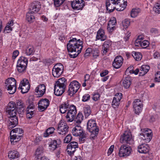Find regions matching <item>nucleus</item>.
Wrapping results in <instances>:
<instances>
[{"label": "nucleus", "mask_w": 160, "mask_h": 160, "mask_svg": "<svg viewBox=\"0 0 160 160\" xmlns=\"http://www.w3.org/2000/svg\"><path fill=\"white\" fill-rule=\"evenodd\" d=\"M46 91V87L44 84H42L39 85L35 89V92L39 97L42 96Z\"/></svg>", "instance_id": "27"}, {"label": "nucleus", "mask_w": 160, "mask_h": 160, "mask_svg": "<svg viewBox=\"0 0 160 160\" xmlns=\"http://www.w3.org/2000/svg\"><path fill=\"white\" fill-rule=\"evenodd\" d=\"M120 142L121 143L127 145H132L134 143L133 139L130 130L128 129L125 131L121 135Z\"/></svg>", "instance_id": "6"}, {"label": "nucleus", "mask_w": 160, "mask_h": 160, "mask_svg": "<svg viewBox=\"0 0 160 160\" xmlns=\"http://www.w3.org/2000/svg\"><path fill=\"white\" fill-rule=\"evenodd\" d=\"M55 130L53 127H51L47 129L43 133V136L45 138L48 137L50 135L53 134Z\"/></svg>", "instance_id": "36"}, {"label": "nucleus", "mask_w": 160, "mask_h": 160, "mask_svg": "<svg viewBox=\"0 0 160 160\" xmlns=\"http://www.w3.org/2000/svg\"><path fill=\"white\" fill-rule=\"evenodd\" d=\"M133 108L135 113L139 114L141 112L143 104L142 101L140 99H135L133 103Z\"/></svg>", "instance_id": "15"}, {"label": "nucleus", "mask_w": 160, "mask_h": 160, "mask_svg": "<svg viewBox=\"0 0 160 160\" xmlns=\"http://www.w3.org/2000/svg\"><path fill=\"white\" fill-rule=\"evenodd\" d=\"M64 69L63 65L61 63H58L54 66L52 70V74L55 77L58 78L62 74Z\"/></svg>", "instance_id": "12"}, {"label": "nucleus", "mask_w": 160, "mask_h": 160, "mask_svg": "<svg viewBox=\"0 0 160 160\" xmlns=\"http://www.w3.org/2000/svg\"><path fill=\"white\" fill-rule=\"evenodd\" d=\"M149 147L147 144L143 143L139 145L138 147V151L142 153H146L148 152Z\"/></svg>", "instance_id": "30"}, {"label": "nucleus", "mask_w": 160, "mask_h": 160, "mask_svg": "<svg viewBox=\"0 0 160 160\" xmlns=\"http://www.w3.org/2000/svg\"><path fill=\"white\" fill-rule=\"evenodd\" d=\"M150 68L149 66L146 65H143L140 68V73L139 76H143L146 74Z\"/></svg>", "instance_id": "32"}, {"label": "nucleus", "mask_w": 160, "mask_h": 160, "mask_svg": "<svg viewBox=\"0 0 160 160\" xmlns=\"http://www.w3.org/2000/svg\"><path fill=\"white\" fill-rule=\"evenodd\" d=\"M5 88L10 94H13L16 90V81L13 78H8L5 82Z\"/></svg>", "instance_id": "7"}, {"label": "nucleus", "mask_w": 160, "mask_h": 160, "mask_svg": "<svg viewBox=\"0 0 160 160\" xmlns=\"http://www.w3.org/2000/svg\"><path fill=\"white\" fill-rule=\"evenodd\" d=\"M83 2V0H73L71 1V5L74 10H81L84 6Z\"/></svg>", "instance_id": "18"}, {"label": "nucleus", "mask_w": 160, "mask_h": 160, "mask_svg": "<svg viewBox=\"0 0 160 160\" xmlns=\"http://www.w3.org/2000/svg\"><path fill=\"white\" fill-rule=\"evenodd\" d=\"M50 104L49 100L47 98L42 99L38 102L39 110L42 112L47 109Z\"/></svg>", "instance_id": "16"}, {"label": "nucleus", "mask_w": 160, "mask_h": 160, "mask_svg": "<svg viewBox=\"0 0 160 160\" xmlns=\"http://www.w3.org/2000/svg\"><path fill=\"white\" fill-rule=\"evenodd\" d=\"M65 0H54V4L56 7H59L62 4Z\"/></svg>", "instance_id": "51"}, {"label": "nucleus", "mask_w": 160, "mask_h": 160, "mask_svg": "<svg viewBox=\"0 0 160 160\" xmlns=\"http://www.w3.org/2000/svg\"><path fill=\"white\" fill-rule=\"evenodd\" d=\"M122 97V93L119 92L116 94L112 102V105L113 108H115L119 106Z\"/></svg>", "instance_id": "22"}, {"label": "nucleus", "mask_w": 160, "mask_h": 160, "mask_svg": "<svg viewBox=\"0 0 160 160\" xmlns=\"http://www.w3.org/2000/svg\"><path fill=\"white\" fill-rule=\"evenodd\" d=\"M140 135L143 136V137H142V138L145 142H148L152 138V133L151 129L145 128L143 129V133L140 134Z\"/></svg>", "instance_id": "14"}, {"label": "nucleus", "mask_w": 160, "mask_h": 160, "mask_svg": "<svg viewBox=\"0 0 160 160\" xmlns=\"http://www.w3.org/2000/svg\"><path fill=\"white\" fill-rule=\"evenodd\" d=\"M17 107L15 103L14 102H11L8 104L7 112L9 115V128L14 127L18 122V117L17 115Z\"/></svg>", "instance_id": "2"}, {"label": "nucleus", "mask_w": 160, "mask_h": 160, "mask_svg": "<svg viewBox=\"0 0 160 160\" xmlns=\"http://www.w3.org/2000/svg\"><path fill=\"white\" fill-rule=\"evenodd\" d=\"M100 95L98 92H95L92 94V99L95 101H97L100 99Z\"/></svg>", "instance_id": "47"}, {"label": "nucleus", "mask_w": 160, "mask_h": 160, "mask_svg": "<svg viewBox=\"0 0 160 160\" xmlns=\"http://www.w3.org/2000/svg\"><path fill=\"white\" fill-rule=\"evenodd\" d=\"M155 80L156 82H160V71L157 72L155 74Z\"/></svg>", "instance_id": "56"}, {"label": "nucleus", "mask_w": 160, "mask_h": 160, "mask_svg": "<svg viewBox=\"0 0 160 160\" xmlns=\"http://www.w3.org/2000/svg\"><path fill=\"white\" fill-rule=\"evenodd\" d=\"M112 42L109 40L105 41L102 44V53L103 55L106 54L110 50L112 47Z\"/></svg>", "instance_id": "23"}, {"label": "nucleus", "mask_w": 160, "mask_h": 160, "mask_svg": "<svg viewBox=\"0 0 160 160\" xmlns=\"http://www.w3.org/2000/svg\"><path fill=\"white\" fill-rule=\"evenodd\" d=\"M43 152V148L42 147H38L36 150L35 155L39 157V155L42 154Z\"/></svg>", "instance_id": "46"}, {"label": "nucleus", "mask_w": 160, "mask_h": 160, "mask_svg": "<svg viewBox=\"0 0 160 160\" xmlns=\"http://www.w3.org/2000/svg\"><path fill=\"white\" fill-rule=\"evenodd\" d=\"M34 52V48L32 46L28 47L26 50V54L27 55L29 56L33 54Z\"/></svg>", "instance_id": "44"}, {"label": "nucleus", "mask_w": 160, "mask_h": 160, "mask_svg": "<svg viewBox=\"0 0 160 160\" xmlns=\"http://www.w3.org/2000/svg\"><path fill=\"white\" fill-rule=\"evenodd\" d=\"M92 49L91 48H87L86 51L85 53V55L86 56L88 55L91 52L92 53Z\"/></svg>", "instance_id": "63"}, {"label": "nucleus", "mask_w": 160, "mask_h": 160, "mask_svg": "<svg viewBox=\"0 0 160 160\" xmlns=\"http://www.w3.org/2000/svg\"><path fill=\"white\" fill-rule=\"evenodd\" d=\"M70 39L67 44V49L70 53L71 58H75L80 53L83 47V41L76 37H70Z\"/></svg>", "instance_id": "1"}, {"label": "nucleus", "mask_w": 160, "mask_h": 160, "mask_svg": "<svg viewBox=\"0 0 160 160\" xmlns=\"http://www.w3.org/2000/svg\"><path fill=\"white\" fill-rule=\"evenodd\" d=\"M93 57L95 58H97L99 56V52L98 49L95 48L92 49V52Z\"/></svg>", "instance_id": "48"}, {"label": "nucleus", "mask_w": 160, "mask_h": 160, "mask_svg": "<svg viewBox=\"0 0 160 160\" xmlns=\"http://www.w3.org/2000/svg\"><path fill=\"white\" fill-rule=\"evenodd\" d=\"M72 137L71 134L67 135L64 139V142L65 143H69L72 140Z\"/></svg>", "instance_id": "54"}, {"label": "nucleus", "mask_w": 160, "mask_h": 160, "mask_svg": "<svg viewBox=\"0 0 160 160\" xmlns=\"http://www.w3.org/2000/svg\"><path fill=\"white\" fill-rule=\"evenodd\" d=\"M72 133L74 136L80 137L79 139L82 141H84V138L86 137V134L84 133L82 128L78 125H77L73 128Z\"/></svg>", "instance_id": "8"}, {"label": "nucleus", "mask_w": 160, "mask_h": 160, "mask_svg": "<svg viewBox=\"0 0 160 160\" xmlns=\"http://www.w3.org/2000/svg\"><path fill=\"white\" fill-rule=\"evenodd\" d=\"M114 148V145H111L108 150L107 154L108 156L110 155L113 152Z\"/></svg>", "instance_id": "58"}, {"label": "nucleus", "mask_w": 160, "mask_h": 160, "mask_svg": "<svg viewBox=\"0 0 160 160\" xmlns=\"http://www.w3.org/2000/svg\"><path fill=\"white\" fill-rule=\"evenodd\" d=\"M142 40V36L141 35L138 36L135 41V46L138 47L140 46Z\"/></svg>", "instance_id": "45"}, {"label": "nucleus", "mask_w": 160, "mask_h": 160, "mask_svg": "<svg viewBox=\"0 0 160 160\" xmlns=\"http://www.w3.org/2000/svg\"><path fill=\"white\" fill-rule=\"evenodd\" d=\"M17 106L19 107L20 109H21L25 107V104L21 100H18L17 102Z\"/></svg>", "instance_id": "53"}, {"label": "nucleus", "mask_w": 160, "mask_h": 160, "mask_svg": "<svg viewBox=\"0 0 160 160\" xmlns=\"http://www.w3.org/2000/svg\"><path fill=\"white\" fill-rule=\"evenodd\" d=\"M129 22L128 20H125L123 22V27L125 28H127L128 27L129 25Z\"/></svg>", "instance_id": "60"}, {"label": "nucleus", "mask_w": 160, "mask_h": 160, "mask_svg": "<svg viewBox=\"0 0 160 160\" xmlns=\"http://www.w3.org/2000/svg\"><path fill=\"white\" fill-rule=\"evenodd\" d=\"M83 119V116L81 113H79L75 119V121L78 125L81 123Z\"/></svg>", "instance_id": "42"}, {"label": "nucleus", "mask_w": 160, "mask_h": 160, "mask_svg": "<svg viewBox=\"0 0 160 160\" xmlns=\"http://www.w3.org/2000/svg\"><path fill=\"white\" fill-rule=\"evenodd\" d=\"M132 150L131 147L128 145L125 144L122 145L119 149V156L120 157L128 156L131 153Z\"/></svg>", "instance_id": "10"}, {"label": "nucleus", "mask_w": 160, "mask_h": 160, "mask_svg": "<svg viewBox=\"0 0 160 160\" xmlns=\"http://www.w3.org/2000/svg\"><path fill=\"white\" fill-rule=\"evenodd\" d=\"M80 87V84L77 81H72L68 86V94L71 96L73 95L77 92Z\"/></svg>", "instance_id": "9"}, {"label": "nucleus", "mask_w": 160, "mask_h": 160, "mask_svg": "<svg viewBox=\"0 0 160 160\" xmlns=\"http://www.w3.org/2000/svg\"><path fill=\"white\" fill-rule=\"evenodd\" d=\"M90 96L88 94H85L83 96L82 100L83 102H87L90 99Z\"/></svg>", "instance_id": "55"}, {"label": "nucleus", "mask_w": 160, "mask_h": 160, "mask_svg": "<svg viewBox=\"0 0 160 160\" xmlns=\"http://www.w3.org/2000/svg\"><path fill=\"white\" fill-rule=\"evenodd\" d=\"M154 11L158 13H160V1H159L154 7Z\"/></svg>", "instance_id": "52"}, {"label": "nucleus", "mask_w": 160, "mask_h": 160, "mask_svg": "<svg viewBox=\"0 0 160 160\" xmlns=\"http://www.w3.org/2000/svg\"><path fill=\"white\" fill-rule=\"evenodd\" d=\"M77 113V110L76 106L73 109H70L68 111L66 116L67 121L68 122H72L76 117Z\"/></svg>", "instance_id": "20"}, {"label": "nucleus", "mask_w": 160, "mask_h": 160, "mask_svg": "<svg viewBox=\"0 0 160 160\" xmlns=\"http://www.w3.org/2000/svg\"><path fill=\"white\" fill-rule=\"evenodd\" d=\"M27 117L30 119L34 116L36 111L35 110V106L33 102L29 104L26 109Z\"/></svg>", "instance_id": "19"}, {"label": "nucleus", "mask_w": 160, "mask_h": 160, "mask_svg": "<svg viewBox=\"0 0 160 160\" xmlns=\"http://www.w3.org/2000/svg\"><path fill=\"white\" fill-rule=\"evenodd\" d=\"M41 6V4L39 2H34L31 4L29 11L34 13L37 12L39 11Z\"/></svg>", "instance_id": "24"}, {"label": "nucleus", "mask_w": 160, "mask_h": 160, "mask_svg": "<svg viewBox=\"0 0 160 160\" xmlns=\"http://www.w3.org/2000/svg\"><path fill=\"white\" fill-rule=\"evenodd\" d=\"M149 45V42L147 40H145L142 42L140 47L143 48H145L148 47Z\"/></svg>", "instance_id": "50"}, {"label": "nucleus", "mask_w": 160, "mask_h": 160, "mask_svg": "<svg viewBox=\"0 0 160 160\" xmlns=\"http://www.w3.org/2000/svg\"><path fill=\"white\" fill-rule=\"evenodd\" d=\"M57 141L54 140L50 142L49 145V149L51 150H54L59 146L60 143L57 142Z\"/></svg>", "instance_id": "39"}, {"label": "nucleus", "mask_w": 160, "mask_h": 160, "mask_svg": "<svg viewBox=\"0 0 160 160\" xmlns=\"http://www.w3.org/2000/svg\"><path fill=\"white\" fill-rule=\"evenodd\" d=\"M87 129L91 132L92 138L97 136L98 133V128L97 125L96 121L94 119H90L88 121Z\"/></svg>", "instance_id": "5"}, {"label": "nucleus", "mask_w": 160, "mask_h": 160, "mask_svg": "<svg viewBox=\"0 0 160 160\" xmlns=\"http://www.w3.org/2000/svg\"><path fill=\"white\" fill-rule=\"evenodd\" d=\"M28 63V59L27 58L23 56H21L19 58L17 64L27 66Z\"/></svg>", "instance_id": "35"}, {"label": "nucleus", "mask_w": 160, "mask_h": 160, "mask_svg": "<svg viewBox=\"0 0 160 160\" xmlns=\"http://www.w3.org/2000/svg\"><path fill=\"white\" fill-rule=\"evenodd\" d=\"M116 4L115 0H107L106 2V6L107 10L109 12H112L115 8V4Z\"/></svg>", "instance_id": "26"}, {"label": "nucleus", "mask_w": 160, "mask_h": 160, "mask_svg": "<svg viewBox=\"0 0 160 160\" xmlns=\"http://www.w3.org/2000/svg\"><path fill=\"white\" fill-rule=\"evenodd\" d=\"M107 38V36L105 34L104 30L100 29L97 32L96 38L102 41L106 40Z\"/></svg>", "instance_id": "31"}, {"label": "nucleus", "mask_w": 160, "mask_h": 160, "mask_svg": "<svg viewBox=\"0 0 160 160\" xmlns=\"http://www.w3.org/2000/svg\"><path fill=\"white\" fill-rule=\"evenodd\" d=\"M153 56L154 58L158 59L160 57V53L157 51H155L154 53Z\"/></svg>", "instance_id": "62"}, {"label": "nucleus", "mask_w": 160, "mask_h": 160, "mask_svg": "<svg viewBox=\"0 0 160 160\" xmlns=\"http://www.w3.org/2000/svg\"><path fill=\"white\" fill-rule=\"evenodd\" d=\"M108 71L107 70H104L102 72L100 73V76L101 77H104L108 74Z\"/></svg>", "instance_id": "61"}, {"label": "nucleus", "mask_w": 160, "mask_h": 160, "mask_svg": "<svg viewBox=\"0 0 160 160\" xmlns=\"http://www.w3.org/2000/svg\"><path fill=\"white\" fill-rule=\"evenodd\" d=\"M116 2V4L119 6V8L116 9L118 11H121L123 10L127 5V2L125 0H117Z\"/></svg>", "instance_id": "29"}, {"label": "nucleus", "mask_w": 160, "mask_h": 160, "mask_svg": "<svg viewBox=\"0 0 160 160\" xmlns=\"http://www.w3.org/2000/svg\"><path fill=\"white\" fill-rule=\"evenodd\" d=\"M107 29L109 32H112L115 29V27L114 26H110L108 25Z\"/></svg>", "instance_id": "57"}, {"label": "nucleus", "mask_w": 160, "mask_h": 160, "mask_svg": "<svg viewBox=\"0 0 160 160\" xmlns=\"http://www.w3.org/2000/svg\"><path fill=\"white\" fill-rule=\"evenodd\" d=\"M83 110L85 117L86 118H87L91 114V110L89 106H85L84 107Z\"/></svg>", "instance_id": "40"}, {"label": "nucleus", "mask_w": 160, "mask_h": 160, "mask_svg": "<svg viewBox=\"0 0 160 160\" xmlns=\"http://www.w3.org/2000/svg\"><path fill=\"white\" fill-rule=\"evenodd\" d=\"M13 25V21L12 20L8 22L5 27L4 32H6L7 33H8L11 32L12 30V27Z\"/></svg>", "instance_id": "34"}, {"label": "nucleus", "mask_w": 160, "mask_h": 160, "mask_svg": "<svg viewBox=\"0 0 160 160\" xmlns=\"http://www.w3.org/2000/svg\"><path fill=\"white\" fill-rule=\"evenodd\" d=\"M19 53V51L18 50L14 51L13 53L12 58L13 59H15L16 57L18 56Z\"/></svg>", "instance_id": "59"}, {"label": "nucleus", "mask_w": 160, "mask_h": 160, "mask_svg": "<svg viewBox=\"0 0 160 160\" xmlns=\"http://www.w3.org/2000/svg\"><path fill=\"white\" fill-rule=\"evenodd\" d=\"M27 66L17 64V68L18 71L20 73H24L26 70Z\"/></svg>", "instance_id": "41"}, {"label": "nucleus", "mask_w": 160, "mask_h": 160, "mask_svg": "<svg viewBox=\"0 0 160 160\" xmlns=\"http://www.w3.org/2000/svg\"><path fill=\"white\" fill-rule=\"evenodd\" d=\"M75 107V105L70 103V101L67 100L63 102L59 106L60 111L61 113L64 114L67 111L68 112L70 109H73Z\"/></svg>", "instance_id": "11"}, {"label": "nucleus", "mask_w": 160, "mask_h": 160, "mask_svg": "<svg viewBox=\"0 0 160 160\" xmlns=\"http://www.w3.org/2000/svg\"><path fill=\"white\" fill-rule=\"evenodd\" d=\"M66 79L64 78L59 79L54 84V92L57 96L61 95L66 88Z\"/></svg>", "instance_id": "3"}, {"label": "nucleus", "mask_w": 160, "mask_h": 160, "mask_svg": "<svg viewBox=\"0 0 160 160\" xmlns=\"http://www.w3.org/2000/svg\"><path fill=\"white\" fill-rule=\"evenodd\" d=\"M8 157L11 159H16L19 157L18 152L16 151H11L8 153Z\"/></svg>", "instance_id": "33"}, {"label": "nucleus", "mask_w": 160, "mask_h": 160, "mask_svg": "<svg viewBox=\"0 0 160 160\" xmlns=\"http://www.w3.org/2000/svg\"><path fill=\"white\" fill-rule=\"evenodd\" d=\"M34 13L29 11L26 14V19L30 23L32 22L35 19V17L33 14Z\"/></svg>", "instance_id": "37"}, {"label": "nucleus", "mask_w": 160, "mask_h": 160, "mask_svg": "<svg viewBox=\"0 0 160 160\" xmlns=\"http://www.w3.org/2000/svg\"><path fill=\"white\" fill-rule=\"evenodd\" d=\"M132 54L134 59L137 61H140L142 58V55L141 52L136 51H133Z\"/></svg>", "instance_id": "38"}, {"label": "nucleus", "mask_w": 160, "mask_h": 160, "mask_svg": "<svg viewBox=\"0 0 160 160\" xmlns=\"http://www.w3.org/2000/svg\"><path fill=\"white\" fill-rule=\"evenodd\" d=\"M123 59L121 56H118L116 57L114 59L112 63V65L115 68H119L122 66Z\"/></svg>", "instance_id": "25"}, {"label": "nucleus", "mask_w": 160, "mask_h": 160, "mask_svg": "<svg viewBox=\"0 0 160 160\" xmlns=\"http://www.w3.org/2000/svg\"><path fill=\"white\" fill-rule=\"evenodd\" d=\"M68 126L64 122H60L58 125V129L60 134L65 135L68 131Z\"/></svg>", "instance_id": "17"}, {"label": "nucleus", "mask_w": 160, "mask_h": 160, "mask_svg": "<svg viewBox=\"0 0 160 160\" xmlns=\"http://www.w3.org/2000/svg\"><path fill=\"white\" fill-rule=\"evenodd\" d=\"M30 88V84L28 80L26 78L23 79L20 82L18 89L21 90L22 93H25L28 92Z\"/></svg>", "instance_id": "13"}, {"label": "nucleus", "mask_w": 160, "mask_h": 160, "mask_svg": "<svg viewBox=\"0 0 160 160\" xmlns=\"http://www.w3.org/2000/svg\"><path fill=\"white\" fill-rule=\"evenodd\" d=\"M122 85L124 88L128 89L130 87L132 82L131 78L130 76H128L122 80Z\"/></svg>", "instance_id": "28"}, {"label": "nucleus", "mask_w": 160, "mask_h": 160, "mask_svg": "<svg viewBox=\"0 0 160 160\" xmlns=\"http://www.w3.org/2000/svg\"><path fill=\"white\" fill-rule=\"evenodd\" d=\"M78 148V145L76 142H72L68 145L67 146V151L68 154L71 155L73 154L76 151V148Z\"/></svg>", "instance_id": "21"}, {"label": "nucleus", "mask_w": 160, "mask_h": 160, "mask_svg": "<svg viewBox=\"0 0 160 160\" xmlns=\"http://www.w3.org/2000/svg\"><path fill=\"white\" fill-rule=\"evenodd\" d=\"M116 24V19L114 17L112 18L109 21L108 25L112 26H114Z\"/></svg>", "instance_id": "49"}, {"label": "nucleus", "mask_w": 160, "mask_h": 160, "mask_svg": "<svg viewBox=\"0 0 160 160\" xmlns=\"http://www.w3.org/2000/svg\"><path fill=\"white\" fill-rule=\"evenodd\" d=\"M130 32H129L128 31L127 32L126 34V36H125L124 38V40L125 41H126L127 40H128L129 39V37L130 36Z\"/></svg>", "instance_id": "64"}, {"label": "nucleus", "mask_w": 160, "mask_h": 160, "mask_svg": "<svg viewBox=\"0 0 160 160\" xmlns=\"http://www.w3.org/2000/svg\"><path fill=\"white\" fill-rule=\"evenodd\" d=\"M141 10L139 8L133 9L131 12V16L132 18L137 17L140 12Z\"/></svg>", "instance_id": "43"}, {"label": "nucleus", "mask_w": 160, "mask_h": 160, "mask_svg": "<svg viewBox=\"0 0 160 160\" xmlns=\"http://www.w3.org/2000/svg\"><path fill=\"white\" fill-rule=\"evenodd\" d=\"M23 132V130L19 128H15L13 129L10 133V141L12 144H14L21 139Z\"/></svg>", "instance_id": "4"}]
</instances>
